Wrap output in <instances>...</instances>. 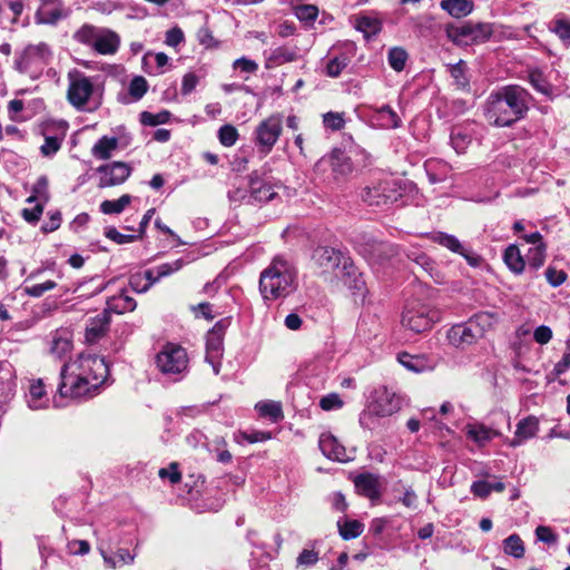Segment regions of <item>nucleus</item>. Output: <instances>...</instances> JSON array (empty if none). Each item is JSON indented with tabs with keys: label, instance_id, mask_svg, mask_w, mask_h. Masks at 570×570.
Segmentation results:
<instances>
[{
	"label": "nucleus",
	"instance_id": "nucleus-38",
	"mask_svg": "<svg viewBox=\"0 0 570 570\" xmlns=\"http://www.w3.org/2000/svg\"><path fill=\"white\" fill-rule=\"evenodd\" d=\"M469 322L471 323V326L474 328V331H476V336L481 338L488 331L493 328L494 324L497 323V318L489 312H482L475 314L469 320Z\"/></svg>",
	"mask_w": 570,
	"mask_h": 570
},
{
	"label": "nucleus",
	"instance_id": "nucleus-34",
	"mask_svg": "<svg viewBox=\"0 0 570 570\" xmlns=\"http://www.w3.org/2000/svg\"><path fill=\"white\" fill-rule=\"evenodd\" d=\"M118 138L104 136L92 146L91 154L100 160L109 159L118 148Z\"/></svg>",
	"mask_w": 570,
	"mask_h": 570
},
{
	"label": "nucleus",
	"instance_id": "nucleus-26",
	"mask_svg": "<svg viewBox=\"0 0 570 570\" xmlns=\"http://www.w3.org/2000/svg\"><path fill=\"white\" fill-rule=\"evenodd\" d=\"M397 361L413 373L430 372L435 366L434 362L425 355H412L405 352L397 355Z\"/></svg>",
	"mask_w": 570,
	"mask_h": 570
},
{
	"label": "nucleus",
	"instance_id": "nucleus-15",
	"mask_svg": "<svg viewBox=\"0 0 570 570\" xmlns=\"http://www.w3.org/2000/svg\"><path fill=\"white\" fill-rule=\"evenodd\" d=\"M522 239L530 245L525 254V261L530 268L539 269L543 266L547 256V247L539 232L525 234Z\"/></svg>",
	"mask_w": 570,
	"mask_h": 570
},
{
	"label": "nucleus",
	"instance_id": "nucleus-54",
	"mask_svg": "<svg viewBox=\"0 0 570 570\" xmlns=\"http://www.w3.org/2000/svg\"><path fill=\"white\" fill-rule=\"evenodd\" d=\"M550 30L554 32L563 42H570V20L563 17L557 18L552 22Z\"/></svg>",
	"mask_w": 570,
	"mask_h": 570
},
{
	"label": "nucleus",
	"instance_id": "nucleus-52",
	"mask_svg": "<svg viewBox=\"0 0 570 570\" xmlns=\"http://www.w3.org/2000/svg\"><path fill=\"white\" fill-rule=\"evenodd\" d=\"M238 137V130L233 125H224L218 130L219 142L225 147L234 146Z\"/></svg>",
	"mask_w": 570,
	"mask_h": 570
},
{
	"label": "nucleus",
	"instance_id": "nucleus-16",
	"mask_svg": "<svg viewBox=\"0 0 570 570\" xmlns=\"http://www.w3.org/2000/svg\"><path fill=\"white\" fill-rule=\"evenodd\" d=\"M519 119L528 109V92L519 86H508L495 94Z\"/></svg>",
	"mask_w": 570,
	"mask_h": 570
},
{
	"label": "nucleus",
	"instance_id": "nucleus-30",
	"mask_svg": "<svg viewBox=\"0 0 570 570\" xmlns=\"http://www.w3.org/2000/svg\"><path fill=\"white\" fill-rule=\"evenodd\" d=\"M466 436L475 442L478 445L483 446L493 438L499 436L500 433L481 423H470L464 428Z\"/></svg>",
	"mask_w": 570,
	"mask_h": 570
},
{
	"label": "nucleus",
	"instance_id": "nucleus-45",
	"mask_svg": "<svg viewBox=\"0 0 570 570\" xmlns=\"http://www.w3.org/2000/svg\"><path fill=\"white\" fill-rule=\"evenodd\" d=\"M135 308L136 302L134 301V298L121 293L118 296L112 297L111 301L108 302V307L106 309H109V313L112 311L121 314L126 312H131Z\"/></svg>",
	"mask_w": 570,
	"mask_h": 570
},
{
	"label": "nucleus",
	"instance_id": "nucleus-61",
	"mask_svg": "<svg viewBox=\"0 0 570 570\" xmlns=\"http://www.w3.org/2000/svg\"><path fill=\"white\" fill-rule=\"evenodd\" d=\"M318 552L312 549H304L297 557L296 563L298 567H312L318 561Z\"/></svg>",
	"mask_w": 570,
	"mask_h": 570
},
{
	"label": "nucleus",
	"instance_id": "nucleus-59",
	"mask_svg": "<svg viewBox=\"0 0 570 570\" xmlns=\"http://www.w3.org/2000/svg\"><path fill=\"white\" fill-rule=\"evenodd\" d=\"M323 124L326 128L332 130H340L345 125L343 112H326L323 115Z\"/></svg>",
	"mask_w": 570,
	"mask_h": 570
},
{
	"label": "nucleus",
	"instance_id": "nucleus-25",
	"mask_svg": "<svg viewBox=\"0 0 570 570\" xmlns=\"http://www.w3.org/2000/svg\"><path fill=\"white\" fill-rule=\"evenodd\" d=\"M354 485L358 493L368 498L370 500H376L381 495V484L377 475L372 473H363L354 479Z\"/></svg>",
	"mask_w": 570,
	"mask_h": 570
},
{
	"label": "nucleus",
	"instance_id": "nucleus-32",
	"mask_svg": "<svg viewBox=\"0 0 570 570\" xmlns=\"http://www.w3.org/2000/svg\"><path fill=\"white\" fill-rule=\"evenodd\" d=\"M503 261L513 274H522L525 268V257L521 254L520 248L514 244L509 245L505 248Z\"/></svg>",
	"mask_w": 570,
	"mask_h": 570
},
{
	"label": "nucleus",
	"instance_id": "nucleus-19",
	"mask_svg": "<svg viewBox=\"0 0 570 570\" xmlns=\"http://www.w3.org/2000/svg\"><path fill=\"white\" fill-rule=\"evenodd\" d=\"M110 325L109 309H104L95 317L88 320L85 331V340L88 344H95L108 332Z\"/></svg>",
	"mask_w": 570,
	"mask_h": 570
},
{
	"label": "nucleus",
	"instance_id": "nucleus-13",
	"mask_svg": "<svg viewBox=\"0 0 570 570\" xmlns=\"http://www.w3.org/2000/svg\"><path fill=\"white\" fill-rule=\"evenodd\" d=\"M346 257L340 250L327 246L317 247L313 253L314 264L320 268L321 274L324 275L331 273L335 275Z\"/></svg>",
	"mask_w": 570,
	"mask_h": 570
},
{
	"label": "nucleus",
	"instance_id": "nucleus-21",
	"mask_svg": "<svg viewBox=\"0 0 570 570\" xmlns=\"http://www.w3.org/2000/svg\"><path fill=\"white\" fill-rule=\"evenodd\" d=\"M26 402L30 410H45L49 406V396L41 379L30 380L26 393Z\"/></svg>",
	"mask_w": 570,
	"mask_h": 570
},
{
	"label": "nucleus",
	"instance_id": "nucleus-51",
	"mask_svg": "<svg viewBox=\"0 0 570 570\" xmlns=\"http://www.w3.org/2000/svg\"><path fill=\"white\" fill-rule=\"evenodd\" d=\"M170 118V112L167 110H163L158 114H151L149 111H142L140 114V121L145 126H158L166 124Z\"/></svg>",
	"mask_w": 570,
	"mask_h": 570
},
{
	"label": "nucleus",
	"instance_id": "nucleus-29",
	"mask_svg": "<svg viewBox=\"0 0 570 570\" xmlns=\"http://www.w3.org/2000/svg\"><path fill=\"white\" fill-rule=\"evenodd\" d=\"M69 16V10L63 7H48L40 6L35 14L36 23L38 24H56L61 19Z\"/></svg>",
	"mask_w": 570,
	"mask_h": 570
},
{
	"label": "nucleus",
	"instance_id": "nucleus-3",
	"mask_svg": "<svg viewBox=\"0 0 570 570\" xmlns=\"http://www.w3.org/2000/svg\"><path fill=\"white\" fill-rule=\"evenodd\" d=\"M67 101L78 111H89L97 108V87L94 79L73 68L67 73Z\"/></svg>",
	"mask_w": 570,
	"mask_h": 570
},
{
	"label": "nucleus",
	"instance_id": "nucleus-28",
	"mask_svg": "<svg viewBox=\"0 0 570 570\" xmlns=\"http://www.w3.org/2000/svg\"><path fill=\"white\" fill-rule=\"evenodd\" d=\"M335 277L340 278L348 288L360 289L364 284L358 269L350 257L343 261L340 271L335 273Z\"/></svg>",
	"mask_w": 570,
	"mask_h": 570
},
{
	"label": "nucleus",
	"instance_id": "nucleus-42",
	"mask_svg": "<svg viewBox=\"0 0 570 570\" xmlns=\"http://www.w3.org/2000/svg\"><path fill=\"white\" fill-rule=\"evenodd\" d=\"M255 409L261 416L268 417L272 422H278L283 419L282 405L278 402H258Z\"/></svg>",
	"mask_w": 570,
	"mask_h": 570
},
{
	"label": "nucleus",
	"instance_id": "nucleus-11",
	"mask_svg": "<svg viewBox=\"0 0 570 570\" xmlns=\"http://www.w3.org/2000/svg\"><path fill=\"white\" fill-rule=\"evenodd\" d=\"M362 198L368 205H384L397 199V190L393 179H385L377 185L364 188Z\"/></svg>",
	"mask_w": 570,
	"mask_h": 570
},
{
	"label": "nucleus",
	"instance_id": "nucleus-6",
	"mask_svg": "<svg viewBox=\"0 0 570 570\" xmlns=\"http://www.w3.org/2000/svg\"><path fill=\"white\" fill-rule=\"evenodd\" d=\"M52 50L46 42L28 45L17 57L16 68L21 73L38 77L43 68L50 63Z\"/></svg>",
	"mask_w": 570,
	"mask_h": 570
},
{
	"label": "nucleus",
	"instance_id": "nucleus-44",
	"mask_svg": "<svg viewBox=\"0 0 570 570\" xmlns=\"http://www.w3.org/2000/svg\"><path fill=\"white\" fill-rule=\"evenodd\" d=\"M99 30V27L86 23L73 33V39L81 45L92 48Z\"/></svg>",
	"mask_w": 570,
	"mask_h": 570
},
{
	"label": "nucleus",
	"instance_id": "nucleus-43",
	"mask_svg": "<svg viewBox=\"0 0 570 570\" xmlns=\"http://www.w3.org/2000/svg\"><path fill=\"white\" fill-rule=\"evenodd\" d=\"M250 193L252 197L257 202L272 200L276 195L274 188L269 184L263 183L258 179L250 180Z\"/></svg>",
	"mask_w": 570,
	"mask_h": 570
},
{
	"label": "nucleus",
	"instance_id": "nucleus-31",
	"mask_svg": "<svg viewBox=\"0 0 570 570\" xmlns=\"http://www.w3.org/2000/svg\"><path fill=\"white\" fill-rule=\"evenodd\" d=\"M148 90V82L142 76H135L128 86V92L119 95V101L131 104L140 100Z\"/></svg>",
	"mask_w": 570,
	"mask_h": 570
},
{
	"label": "nucleus",
	"instance_id": "nucleus-24",
	"mask_svg": "<svg viewBox=\"0 0 570 570\" xmlns=\"http://www.w3.org/2000/svg\"><path fill=\"white\" fill-rule=\"evenodd\" d=\"M538 431H539V420L535 416L529 415V416L522 419L517 424L514 438L509 443L510 446L517 448V446L521 445L527 440L535 436Z\"/></svg>",
	"mask_w": 570,
	"mask_h": 570
},
{
	"label": "nucleus",
	"instance_id": "nucleus-41",
	"mask_svg": "<svg viewBox=\"0 0 570 570\" xmlns=\"http://www.w3.org/2000/svg\"><path fill=\"white\" fill-rule=\"evenodd\" d=\"M49 199L50 194L48 178L46 176H41L33 185L32 193L26 202L29 204L38 202L45 205L49 202Z\"/></svg>",
	"mask_w": 570,
	"mask_h": 570
},
{
	"label": "nucleus",
	"instance_id": "nucleus-33",
	"mask_svg": "<svg viewBox=\"0 0 570 570\" xmlns=\"http://www.w3.org/2000/svg\"><path fill=\"white\" fill-rule=\"evenodd\" d=\"M42 273L41 268H38L30 273V275L24 281L26 285L22 286V291L26 295L31 297H41L46 292H49L57 287V283L55 281H46L43 283L27 285L30 279L39 277Z\"/></svg>",
	"mask_w": 570,
	"mask_h": 570
},
{
	"label": "nucleus",
	"instance_id": "nucleus-2",
	"mask_svg": "<svg viewBox=\"0 0 570 570\" xmlns=\"http://www.w3.org/2000/svg\"><path fill=\"white\" fill-rule=\"evenodd\" d=\"M401 405V397L395 392L380 386L373 391L366 409L360 414V424L364 429L373 430L379 419L393 415L400 411Z\"/></svg>",
	"mask_w": 570,
	"mask_h": 570
},
{
	"label": "nucleus",
	"instance_id": "nucleus-46",
	"mask_svg": "<svg viewBox=\"0 0 570 570\" xmlns=\"http://www.w3.org/2000/svg\"><path fill=\"white\" fill-rule=\"evenodd\" d=\"M130 203L131 196L125 194L116 200H104L100 204V210L106 215L120 214Z\"/></svg>",
	"mask_w": 570,
	"mask_h": 570
},
{
	"label": "nucleus",
	"instance_id": "nucleus-47",
	"mask_svg": "<svg viewBox=\"0 0 570 570\" xmlns=\"http://www.w3.org/2000/svg\"><path fill=\"white\" fill-rule=\"evenodd\" d=\"M503 550L507 554L514 558H522L524 556V544L518 534H511L503 541Z\"/></svg>",
	"mask_w": 570,
	"mask_h": 570
},
{
	"label": "nucleus",
	"instance_id": "nucleus-14",
	"mask_svg": "<svg viewBox=\"0 0 570 570\" xmlns=\"http://www.w3.org/2000/svg\"><path fill=\"white\" fill-rule=\"evenodd\" d=\"M100 175L99 187L106 188L122 184L130 175V167L122 161H114L111 164L98 167Z\"/></svg>",
	"mask_w": 570,
	"mask_h": 570
},
{
	"label": "nucleus",
	"instance_id": "nucleus-10",
	"mask_svg": "<svg viewBox=\"0 0 570 570\" xmlns=\"http://www.w3.org/2000/svg\"><path fill=\"white\" fill-rule=\"evenodd\" d=\"M283 131V115L272 114L262 120L254 130V142L264 155L272 151Z\"/></svg>",
	"mask_w": 570,
	"mask_h": 570
},
{
	"label": "nucleus",
	"instance_id": "nucleus-1",
	"mask_svg": "<svg viewBox=\"0 0 570 570\" xmlns=\"http://www.w3.org/2000/svg\"><path fill=\"white\" fill-rule=\"evenodd\" d=\"M297 287V272L286 259L275 258L259 278V291L264 299L285 298Z\"/></svg>",
	"mask_w": 570,
	"mask_h": 570
},
{
	"label": "nucleus",
	"instance_id": "nucleus-62",
	"mask_svg": "<svg viewBox=\"0 0 570 570\" xmlns=\"http://www.w3.org/2000/svg\"><path fill=\"white\" fill-rule=\"evenodd\" d=\"M570 368V337L566 342V352L562 358L554 365L552 375L559 376Z\"/></svg>",
	"mask_w": 570,
	"mask_h": 570
},
{
	"label": "nucleus",
	"instance_id": "nucleus-55",
	"mask_svg": "<svg viewBox=\"0 0 570 570\" xmlns=\"http://www.w3.org/2000/svg\"><path fill=\"white\" fill-rule=\"evenodd\" d=\"M350 59L345 55L334 57L326 65V75L330 77H338L342 70L348 65Z\"/></svg>",
	"mask_w": 570,
	"mask_h": 570
},
{
	"label": "nucleus",
	"instance_id": "nucleus-7",
	"mask_svg": "<svg viewBox=\"0 0 570 570\" xmlns=\"http://www.w3.org/2000/svg\"><path fill=\"white\" fill-rule=\"evenodd\" d=\"M188 364L187 351L176 343L165 344L156 355V366L165 375H181Z\"/></svg>",
	"mask_w": 570,
	"mask_h": 570
},
{
	"label": "nucleus",
	"instance_id": "nucleus-9",
	"mask_svg": "<svg viewBox=\"0 0 570 570\" xmlns=\"http://www.w3.org/2000/svg\"><path fill=\"white\" fill-rule=\"evenodd\" d=\"M66 363L83 377H88V380L101 386L105 384L109 374L105 358L95 354L81 353Z\"/></svg>",
	"mask_w": 570,
	"mask_h": 570
},
{
	"label": "nucleus",
	"instance_id": "nucleus-27",
	"mask_svg": "<svg viewBox=\"0 0 570 570\" xmlns=\"http://www.w3.org/2000/svg\"><path fill=\"white\" fill-rule=\"evenodd\" d=\"M223 338L218 334L208 332L206 338V362L213 367L214 373L217 375L220 371V358L223 355Z\"/></svg>",
	"mask_w": 570,
	"mask_h": 570
},
{
	"label": "nucleus",
	"instance_id": "nucleus-56",
	"mask_svg": "<svg viewBox=\"0 0 570 570\" xmlns=\"http://www.w3.org/2000/svg\"><path fill=\"white\" fill-rule=\"evenodd\" d=\"M294 13L298 20L312 22L318 16V8L314 4H299L294 8Z\"/></svg>",
	"mask_w": 570,
	"mask_h": 570
},
{
	"label": "nucleus",
	"instance_id": "nucleus-64",
	"mask_svg": "<svg viewBox=\"0 0 570 570\" xmlns=\"http://www.w3.org/2000/svg\"><path fill=\"white\" fill-rule=\"evenodd\" d=\"M185 41V36L179 27L169 29L165 35V43L169 47L176 48Z\"/></svg>",
	"mask_w": 570,
	"mask_h": 570
},
{
	"label": "nucleus",
	"instance_id": "nucleus-35",
	"mask_svg": "<svg viewBox=\"0 0 570 570\" xmlns=\"http://www.w3.org/2000/svg\"><path fill=\"white\" fill-rule=\"evenodd\" d=\"M432 239L433 242L440 244L441 246L446 247L451 252L464 256L470 264H474V262H472V258L468 255V253H465L461 242L455 236L439 232L432 236Z\"/></svg>",
	"mask_w": 570,
	"mask_h": 570
},
{
	"label": "nucleus",
	"instance_id": "nucleus-48",
	"mask_svg": "<svg viewBox=\"0 0 570 570\" xmlns=\"http://www.w3.org/2000/svg\"><path fill=\"white\" fill-rule=\"evenodd\" d=\"M340 534L343 539L350 540L357 538L363 532V524L357 520L345 521L343 524L337 522Z\"/></svg>",
	"mask_w": 570,
	"mask_h": 570
},
{
	"label": "nucleus",
	"instance_id": "nucleus-20",
	"mask_svg": "<svg viewBox=\"0 0 570 570\" xmlns=\"http://www.w3.org/2000/svg\"><path fill=\"white\" fill-rule=\"evenodd\" d=\"M318 445L322 453L331 460L338 462H347L351 460V455L347 453L346 449L331 433L321 434Z\"/></svg>",
	"mask_w": 570,
	"mask_h": 570
},
{
	"label": "nucleus",
	"instance_id": "nucleus-23",
	"mask_svg": "<svg viewBox=\"0 0 570 570\" xmlns=\"http://www.w3.org/2000/svg\"><path fill=\"white\" fill-rule=\"evenodd\" d=\"M119 46L120 38L115 31L107 28H100L92 49L100 55L108 56L115 55L118 51Z\"/></svg>",
	"mask_w": 570,
	"mask_h": 570
},
{
	"label": "nucleus",
	"instance_id": "nucleus-57",
	"mask_svg": "<svg viewBox=\"0 0 570 570\" xmlns=\"http://www.w3.org/2000/svg\"><path fill=\"white\" fill-rule=\"evenodd\" d=\"M186 265V262L183 258L176 259L171 263L161 264L156 268V278H164L170 276L171 274L180 271Z\"/></svg>",
	"mask_w": 570,
	"mask_h": 570
},
{
	"label": "nucleus",
	"instance_id": "nucleus-18",
	"mask_svg": "<svg viewBox=\"0 0 570 570\" xmlns=\"http://www.w3.org/2000/svg\"><path fill=\"white\" fill-rule=\"evenodd\" d=\"M317 166H330L335 179L344 178L353 171L351 158L340 149H334L327 157H323Z\"/></svg>",
	"mask_w": 570,
	"mask_h": 570
},
{
	"label": "nucleus",
	"instance_id": "nucleus-17",
	"mask_svg": "<svg viewBox=\"0 0 570 570\" xmlns=\"http://www.w3.org/2000/svg\"><path fill=\"white\" fill-rule=\"evenodd\" d=\"M73 348V335L68 328L61 327L50 335L49 354L58 360H63Z\"/></svg>",
	"mask_w": 570,
	"mask_h": 570
},
{
	"label": "nucleus",
	"instance_id": "nucleus-58",
	"mask_svg": "<svg viewBox=\"0 0 570 570\" xmlns=\"http://www.w3.org/2000/svg\"><path fill=\"white\" fill-rule=\"evenodd\" d=\"M465 70L466 67L463 60H460L458 63L450 66V73L459 88H464L469 83Z\"/></svg>",
	"mask_w": 570,
	"mask_h": 570
},
{
	"label": "nucleus",
	"instance_id": "nucleus-12",
	"mask_svg": "<svg viewBox=\"0 0 570 570\" xmlns=\"http://www.w3.org/2000/svg\"><path fill=\"white\" fill-rule=\"evenodd\" d=\"M485 117L489 122L500 127L511 126L519 120L514 111H511L495 94L491 95L488 99Z\"/></svg>",
	"mask_w": 570,
	"mask_h": 570
},
{
	"label": "nucleus",
	"instance_id": "nucleus-40",
	"mask_svg": "<svg viewBox=\"0 0 570 570\" xmlns=\"http://www.w3.org/2000/svg\"><path fill=\"white\" fill-rule=\"evenodd\" d=\"M355 28L366 38L377 35L382 29V21L375 16H360L356 18Z\"/></svg>",
	"mask_w": 570,
	"mask_h": 570
},
{
	"label": "nucleus",
	"instance_id": "nucleus-8",
	"mask_svg": "<svg viewBox=\"0 0 570 570\" xmlns=\"http://www.w3.org/2000/svg\"><path fill=\"white\" fill-rule=\"evenodd\" d=\"M448 38L458 46L483 43L492 36L489 23L449 24L445 29Z\"/></svg>",
	"mask_w": 570,
	"mask_h": 570
},
{
	"label": "nucleus",
	"instance_id": "nucleus-63",
	"mask_svg": "<svg viewBox=\"0 0 570 570\" xmlns=\"http://www.w3.org/2000/svg\"><path fill=\"white\" fill-rule=\"evenodd\" d=\"M546 278L552 287H558L567 279V274L563 271L549 266L546 269Z\"/></svg>",
	"mask_w": 570,
	"mask_h": 570
},
{
	"label": "nucleus",
	"instance_id": "nucleus-49",
	"mask_svg": "<svg viewBox=\"0 0 570 570\" xmlns=\"http://www.w3.org/2000/svg\"><path fill=\"white\" fill-rule=\"evenodd\" d=\"M450 138L451 145L458 154H463L471 144V137L458 128L452 130Z\"/></svg>",
	"mask_w": 570,
	"mask_h": 570
},
{
	"label": "nucleus",
	"instance_id": "nucleus-36",
	"mask_svg": "<svg viewBox=\"0 0 570 570\" xmlns=\"http://www.w3.org/2000/svg\"><path fill=\"white\" fill-rule=\"evenodd\" d=\"M373 118L382 128H399L401 126V118L387 105L376 108Z\"/></svg>",
	"mask_w": 570,
	"mask_h": 570
},
{
	"label": "nucleus",
	"instance_id": "nucleus-4",
	"mask_svg": "<svg viewBox=\"0 0 570 570\" xmlns=\"http://www.w3.org/2000/svg\"><path fill=\"white\" fill-rule=\"evenodd\" d=\"M441 321V311L420 298L407 301L402 313V325L407 331L422 334Z\"/></svg>",
	"mask_w": 570,
	"mask_h": 570
},
{
	"label": "nucleus",
	"instance_id": "nucleus-53",
	"mask_svg": "<svg viewBox=\"0 0 570 570\" xmlns=\"http://www.w3.org/2000/svg\"><path fill=\"white\" fill-rule=\"evenodd\" d=\"M63 136H65L63 134H61L60 136L46 135L45 142L40 148L41 154L46 157L53 156L60 149L62 140H63Z\"/></svg>",
	"mask_w": 570,
	"mask_h": 570
},
{
	"label": "nucleus",
	"instance_id": "nucleus-37",
	"mask_svg": "<svg viewBox=\"0 0 570 570\" xmlns=\"http://www.w3.org/2000/svg\"><path fill=\"white\" fill-rule=\"evenodd\" d=\"M441 8L454 18H462L472 12L473 3L469 0H442Z\"/></svg>",
	"mask_w": 570,
	"mask_h": 570
},
{
	"label": "nucleus",
	"instance_id": "nucleus-60",
	"mask_svg": "<svg viewBox=\"0 0 570 570\" xmlns=\"http://www.w3.org/2000/svg\"><path fill=\"white\" fill-rule=\"evenodd\" d=\"M105 235L107 238H109L110 240H114L117 244H127V243H131V242L140 239V235H137V234L125 235V234L119 233L115 227L107 228L105 232Z\"/></svg>",
	"mask_w": 570,
	"mask_h": 570
},
{
	"label": "nucleus",
	"instance_id": "nucleus-50",
	"mask_svg": "<svg viewBox=\"0 0 570 570\" xmlns=\"http://www.w3.org/2000/svg\"><path fill=\"white\" fill-rule=\"evenodd\" d=\"M389 65L395 71H402L407 60V53L403 48L394 47L389 51Z\"/></svg>",
	"mask_w": 570,
	"mask_h": 570
},
{
	"label": "nucleus",
	"instance_id": "nucleus-22",
	"mask_svg": "<svg viewBox=\"0 0 570 570\" xmlns=\"http://www.w3.org/2000/svg\"><path fill=\"white\" fill-rule=\"evenodd\" d=\"M475 332L476 331H474L471 323L468 321L465 323L453 325L448 332V340L451 345L455 347H465L479 340Z\"/></svg>",
	"mask_w": 570,
	"mask_h": 570
},
{
	"label": "nucleus",
	"instance_id": "nucleus-5",
	"mask_svg": "<svg viewBox=\"0 0 570 570\" xmlns=\"http://www.w3.org/2000/svg\"><path fill=\"white\" fill-rule=\"evenodd\" d=\"M101 387V385L77 373L67 363L60 370V383L57 393L61 400H87L97 395Z\"/></svg>",
	"mask_w": 570,
	"mask_h": 570
},
{
	"label": "nucleus",
	"instance_id": "nucleus-39",
	"mask_svg": "<svg viewBox=\"0 0 570 570\" xmlns=\"http://www.w3.org/2000/svg\"><path fill=\"white\" fill-rule=\"evenodd\" d=\"M100 554L106 566L110 568H118L124 564H130L135 560V556L127 549H119L112 556L108 554L102 548L99 547Z\"/></svg>",
	"mask_w": 570,
	"mask_h": 570
}]
</instances>
